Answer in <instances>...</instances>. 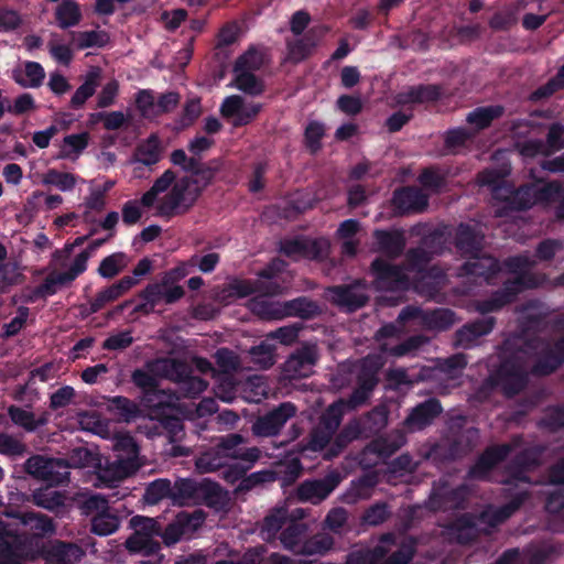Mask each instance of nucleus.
<instances>
[{"instance_id":"a19ab883","label":"nucleus","mask_w":564,"mask_h":564,"mask_svg":"<svg viewBox=\"0 0 564 564\" xmlns=\"http://www.w3.org/2000/svg\"><path fill=\"white\" fill-rule=\"evenodd\" d=\"M506 203L507 207L514 212H523L530 209L536 204L534 184L529 183L521 185L519 188L510 193V195L506 198Z\"/></svg>"},{"instance_id":"58836bf2","label":"nucleus","mask_w":564,"mask_h":564,"mask_svg":"<svg viewBox=\"0 0 564 564\" xmlns=\"http://www.w3.org/2000/svg\"><path fill=\"white\" fill-rule=\"evenodd\" d=\"M318 40L313 31H308L301 39L286 41L288 57L293 63H300L307 58L317 46Z\"/></svg>"},{"instance_id":"c9c22d12","label":"nucleus","mask_w":564,"mask_h":564,"mask_svg":"<svg viewBox=\"0 0 564 564\" xmlns=\"http://www.w3.org/2000/svg\"><path fill=\"white\" fill-rule=\"evenodd\" d=\"M284 317L295 316L302 319H312L322 313V308L316 301L306 296L283 302Z\"/></svg>"},{"instance_id":"393cba45","label":"nucleus","mask_w":564,"mask_h":564,"mask_svg":"<svg viewBox=\"0 0 564 564\" xmlns=\"http://www.w3.org/2000/svg\"><path fill=\"white\" fill-rule=\"evenodd\" d=\"M484 238L482 232L475 226L462 223L456 229L454 243L462 256L469 258L481 253Z\"/></svg>"},{"instance_id":"0e129e2a","label":"nucleus","mask_w":564,"mask_h":564,"mask_svg":"<svg viewBox=\"0 0 564 564\" xmlns=\"http://www.w3.org/2000/svg\"><path fill=\"white\" fill-rule=\"evenodd\" d=\"M137 160L144 165H153L160 160V147L155 135H151L144 144L137 148Z\"/></svg>"},{"instance_id":"2f4dec72","label":"nucleus","mask_w":564,"mask_h":564,"mask_svg":"<svg viewBox=\"0 0 564 564\" xmlns=\"http://www.w3.org/2000/svg\"><path fill=\"white\" fill-rule=\"evenodd\" d=\"M166 196L183 206L182 212L186 213L200 197V189L193 186V177L184 176L174 182Z\"/></svg>"},{"instance_id":"13d9d810","label":"nucleus","mask_w":564,"mask_h":564,"mask_svg":"<svg viewBox=\"0 0 564 564\" xmlns=\"http://www.w3.org/2000/svg\"><path fill=\"white\" fill-rule=\"evenodd\" d=\"M325 135V127L319 121H310L304 131V144L312 154L322 149V139Z\"/></svg>"},{"instance_id":"9d476101","label":"nucleus","mask_w":564,"mask_h":564,"mask_svg":"<svg viewBox=\"0 0 564 564\" xmlns=\"http://www.w3.org/2000/svg\"><path fill=\"white\" fill-rule=\"evenodd\" d=\"M295 414L296 406L292 402H282L273 410L257 417L252 424V433L260 437L276 436Z\"/></svg>"},{"instance_id":"5701e85b","label":"nucleus","mask_w":564,"mask_h":564,"mask_svg":"<svg viewBox=\"0 0 564 564\" xmlns=\"http://www.w3.org/2000/svg\"><path fill=\"white\" fill-rule=\"evenodd\" d=\"M148 415L156 420L169 432L171 436H177L183 431V422L177 415L175 402L169 399L158 400L151 404Z\"/></svg>"},{"instance_id":"a18cd8bd","label":"nucleus","mask_w":564,"mask_h":564,"mask_svg":"<svg viewBox=\"0 0 564 564\" xmlns=\"http://www.w3.org/2000/svg\"><path fill=\"white\" fill-rule=\"evenodd\" d=\"M173 486L169 479L159 478L151 481L144 490L143 500L148 505H156L165 498L172 499Z\"/></svg>"},{"instance_id":"8fccbe9b","label":"nucleus","mask_w":564,"mask_h":564,"mask_svg":"<svg viewBox=\"0 0 564 564\" xmlns=\"http://www.w3.org/2000/svg\"><path fill=\"white\" fill-rule=\"evenodd\" d=\"M199 481L189 478H182L175 481L173 485L172 499L175 501L184 502H197Z\"/></svg>"},{"instance_id":"bb28decb","label":"nucleus","mask_w":564,"mask_h":564,"mask_svg":"<svg viewBox=\"0 0 564 564\" xmlns=\"http://www.w3.org/2000/svg\"><path fill=\"white\" fill-rule=\"evenodd\" d=\"M137 283L138 281L134 278L126 275L111 285L100 290L89 302V313H96L104 308L107 304L117 301Z\"/></svg>"},{"instance_id":"774afa93","label":"nucleus","mask_w":564,"mask_h":564,"mask_svg":"<svg viewBox=\"0 0 564 564\" xmlns=\"http://www.w3.org/2000/svg\"><path fill=\"white\" fill-rule=\"evenodd\" d=\"M200 113L202 105L199 98H192L186 100L177 120L178 129L183 130L194 124V122L199 118Z\"/></svg>"},{"instance_id":"f257e3e1","label":"nucleus","mask_w":564,"mask_h":564,"mask_svg":"<svg viewBox=\"0 0 564 564\" xmlns=\"http://www.w3.org/2000/svg\"><path fill=\"white\" fill-rule=\"evenodd\" d=\"M113 449L118 453L117 459L98 474V479L109 488H117L124 478L139 470V446L129 434H120L115 440Z\"/></svg>"},{"instance_id":"37998d69","label":"nucleus","mask_w":564,"mask_h":564,"mask_svg":"<svg viewBox=\"0 0 564 564\" xmlns=\"http://www.w3.org/2000/svg\"><path fill=\"white\" fill-rule=\"evenodd\" d=\"M223 501L224 491L218 482L206 478L199 481L196 503H202L209 508H217L223 505Z\"/></svg>"},{"instance_id":"bf43d9fd","label":"nucleus","mask_w":564,"mask_h":564,"mask_svg":"<svg viewBox=\"0 0 564 564\" xmlns=\"http://www.w3.org/2000/svg\"><path fill=\"white\" fill-rule=\"evenodd\" d=\"M8 415L11 421L22 426L28 432L35 431L40 425L44 424V421H36L35 415L32 412L23 410L17 405H10L8 408Z\"/></svg>"},{"instance_id":"09e8293b","label":"nucleus","mask_w":564,"mask_h":564,"mask_svg":"<svg viewBox=\"0 0 564 564\" xmlns=\"http://www.w3.org/2000/svg\"><path fill=\"white\" fill-rule=\"evenodd\" d=\"M360 430L358 425L348 424L344 426L338 434L335 435L327 456H338L354 440L358 438Z\"/></svg>"},{"instance_id":"864d4df0","label":"nucleus","mask_w":564,"mask_h":564,"mask_svg":"<svg viewBox=\"0 0 564 564\" xmlns=\"http://www.w3.org/2000/svg\"><path fill=\"white\" fill-rule=\"evenodd\" d=\"M263 54L254 47H249L235 62L232 72H257L263 66Z\"/></svg>"},{"instance_id":"de8ad7c7","label":"nucleus","mask_w":564,"mask_h":564,"mask_svg":"<svg viewBox=\"0 0 564 564\" xmlns=\"http://www.w3.org/2000/svg\"><path fill=\"white\" fill-rule=\"evenodd\" d=\"M288 522V511L285 509H276L274 512L268 514L263 519L261 527V536L265 540H271L283 530Z\"/></svg>"},{"instance_id":"b1692460","label":"nucleus","mask_w":564,"mask_h":564,"mask_svg":"<svg viewBox=\"0 0 564 564\" xmlns=\"http://www.w3.org/2000/svg\"><path fill=\"white\" fill-rule=\"evenodd\" d=\"M496 322V317L485 316L466 323L455 333V345L463 348L471 347L478 338L492 332Z\"/></svg>"},{"instance_id":"0eeeda50","label":"nucleus","mask_w":564,"mask_h":564,"mask_svg":"<svg viewBox=\"0 0 564 564\" xmlns=\"http://www.w3.org/2000/svg\"><path fill=\"white\" fill-rule=\"evenodd\" d=\"M319 360V351L316 344L303 343L283 364V372L289 379L307 378L314 372V367Z\"/></svg>"},{"instance_id":"cd10ccee","label":"nucleus","mask_w":564,"mask_h":564,"mask_svg":"<svg viewBox=\"0 0 564 564\" xmlns=\"http://www.w3.org/2000/svg\"><path fill=\"white\" fill-rule=\"evenodd\" d=\"M373 239L377 251L391 259L400 257L405 248V237L400 230L376 229Z\"/></svg>"},{"instance_id":"603ef678","label":"nucleus","mask_w":564,"mask_h":564,"mask_svg":"<svg viewBox=\"0 0 564 564\" xmlns=\"http://www.w3.org/2000/svg\"><path fill=\"white\" fill-rule=\"evenodd\" d=\"M389 419V411L384 405L375 406L361 420L362 427L369 433L377 434L382 431Z\"/></svg>"},{"instance_id":"39448f33","label":"nucleus","mask_w":564,"mask_h":564,"mask_svg":"<svg viewBox=\"0 0 564 564\" xmlns=\"http://www.w3.org/2000/svg\"><path fill=\"white\" fill-rule=\"evenodd\" d=\"M206 519V513L196 509L193 512L182 511L165 528L160 525V535L166 546H172L182 539H189L198 529L202 528Z\"/></svg>"},{"instance_id":"79ce46f5","label":"nucleus","mask_w":564,"mask_h":564,"mask_svg":"<svg viewBox=\"0 0 564 564\" xmlns=\"http://www.w3.org/2000/svg\"><path fill=\"white\" fill-rule=\"evenodd\" d=\"M110 41V36L102 30L73 32V46L77 50L101 48Z\"/></svg>"},{"instance_id":"e433bc0d","label":"nucleus","mask_w":564,"mask_h":564,"mask_svg":"<svg viewBox=\"0 0 564 564\" xmlns=\"http://www.w3.org/2000/svg\"><path fill=\"white\" fill-rule=\"evenodd\" d=\"M107 409L122 422H132L142 415L140 405L122 395L111 397L108 399Z\"/></svg>"},{"instance_id":"680f3d73","label":"nucleus","mask_w":564,"mask_h":564,"mask_svg":"<svg viewBox=\"0 0 564 564\" xmlns=\"http://www.w3.org/2000/svg\"><path fill=\"white\" fill-rule=\"evenodd\" d=\"M475 138V132L464 127L448 129L444 134V147L448 151L464 147L468 141Z\"/></svg>"},{"instance_id":"473e14b6","label":"nucleus","mask_w":564,"mask_h":564,"mask_svg":"<svg viewBox=\"0 0 564 564\" xmlns=\"http://www.w3.org/2000/svg\"><path fill=\"white\" fill-rule=\"evenodd\" d=\"M448 533L463 545L470 544L478 538L475 518L470 513L457 517L447 525Z\"/></svg>"},{"instance_id":"052dcab7","label":"nucleus","mask_w":564,"mask_h":564,"mask_svg":"<svg viewBox=\"0 0 564 564\" xmlns=\"http://www.w3.org/2000/svg\"><path fill=\"white\" fill-rule=\"evenodd\" d=\"M160 525L161 523L158 520L140 514L133 516L129 520V527L133 530V533L145 534L155 539L160 535Z\"/></svg>"},{"instance_id":"6ab92c4d","label":"nucleus","mask_w":564,"mask_h":564,"mask_svg":"<svg viewBox=\"0 0 564 564\" xmlns=\"http://www.w3.org/2000/svg\"><path fill=\"white\" fill-rule=\"evenodd\" d=\"M500 270V262L497 258L477 253V256L469 257V260L459 267V275L479 278L490 284Z\"/></svg>"},{"instance_id":"a211bd4d","label":"nucleus","mask_w":564,"mask_h":564,"mask_svg":"<svg viewBox=\"0 0 564 564\" xmlns=\"http://www.w3.org/2000/svg\"><path fill=\"white\" fill-rule=\"evenodd\" d=\"M564 364V336L552 345L546 344L540 351L530 373L535 377H546L555 372Z\"/></svg>"},{"instance_id":"2eb2a0df","label":"nucleus","mask_w":564,"mask_h":564,"mask_svg":"<svg viewBox=\"0 0 564 564\" xmlns=\"http://www.w3.org/2000/svg\"><path fill=\"white\" fill-rule=\"evenodd\" d=\"M340 481L341 476L337 471H330L321 479L305 480L297 488V497L302 501L319 503L338 487Z\"/></svg>"},{"instance_id":"5fc2aeb1","label":"nucleus","mask_w":564,"mask_h":564,"mask_svg":"<svg viewBox=\"0 0 564 564\" xmlns=\"http://www.w3.org/2000/svg\"><path fill=\"white\" fill-rule=\"evenodd\" d=\"M24 470L39 480H51L53 475L50 460L40 455L28 458L24 463Z\"/></svg>"},{"instance_id":"423d86ee","label":"nucleus","mask_w":564,"mask_h":564,"mask_svg":"<svg viewBox=\"0 0 564 564\" xmlns=\"http://www.w3.org/2000/svg\"><path fill=\"white\" fill-rule=\"evenodd\" d=\"M370 270L378 291L401 292L410 288V279L403 269L382 258H376Z\"/></svg>"},{"instance_id":"dca6fc26","label":"nucleus","mask_w":564,"mask_h":564,"mask_svg":"<svg viewBox=\"0 0 564 564\" xmlns=\"http://www.w3.org/2000/svg\"><path fill=\"white\" fill-rule=\"evenodd\" d=\"M512 451L510 444L488 446L476 459L468 470V477L484 480L489 477L490 471L500 463L507 459Z\"/></svg>"},{"instance_id":"f704fd0d","label":"nucleus","mask_w":564,"mask_h":564,"mask_svg":"<svg viewBox=\"0 0 564 564\" xmlns=\"http://www.w3.org/2000/svg\"><path fill=\"white\" fill-rule=\"evenodd\" d=\"M248 307L261 319L273 321L284 318L283 302L273 301L263 296H253L249 300Z\"/></svg>"},{"instance_id":"aec40b11","label":"nucleus","mask_w":564,"mask_h":564,"mask_svg":"<svg viewBox=\"0 0 564 564\" xmlns=\"http://www.w3.org/2000/svg\"><path fill=\"white\" fill-rule=\"evenodd\" d=\"M443 96V88L437 84H419L409 86L406 89L398 93L394 97L397 105L405 107L436 102Z\"/></svg>"},{"instance_id":"338daca9","label":"nucleus","mask_w":564,"mask_h":564,"mask_svg":"<svg viewBox=\"0 0 564 564\" xmlns=\"http://www.w3.org/2000/svg\"><path fill=\"white\" fill-rule=\"evenodd\" d=\"M100 466L101 459L98 453L84 446L73 447V468H99Z\"/></svg>"},{"instance_id":"7ed1b4c3","label":"nucleus","mask_w":564,"mask_h":564,"mask_svg":"<svg viewBox=\"0 0 564 564\" xmlns=\"http://www.w3.org/2000/svg\"><path fill=\"white\" fill-rule=\"evenodd\" d=\"M488 386L499 389L506 398H513L522 392L529 383V373L517 359L508 358L489 375Z\"/></svg>"},{"instance_id":"ddd939ff","label":"nucleus","mask_w":564,"mask_h":564,"mask_svg":"<svg viewBox=\"0 0 564 564\" xmlns=\"http://www.w3.org/2000/svg\"><path fill=\"white\" fill-rule=\"evenodd\" d=\"M524 279L531 282V276H522L519 279H509L503 282L502 286L495 291L490 297L479 301L476 305L477 312L482 315L488 313L498 312L508 304L516 301L517 296L521 293V286L524 284Z\"/></svg>"},{"instance_id":"4be33fe9","label":"nucleus","mask_w":564,"mask_h":564,"mask_svg":"<svg viewBox=\"0 0 564 564\" xmlns=\"http://www.w3.org/2000/svg\"><path fill=\"white\" fill-rule=\"evenodd\" d=\"M442 411L440 400L430 398L411 410L404 420V426L410 431L423 430L431 425Z\"/></svg>"},{"instance_id":"4d7b16f0","label":"nucleus","mask_w":564,"mask_h":564,"mask_svg":"<svg viewBox=\"0 0 564 564\" xmlns=\"http://www.w3.org/2000/svg\"><path fill=\"white\" fill-rule=\"evenodd\" d=\"M306 531V525L297 522L290 521L288 525L281 531L280 541L288 550H295L301 543V539Z\"/></svg>"},{"instance_id":"1a4fd4ad","label":"nucleus","mask_w":564,"mask_h":564,"mask_svg":"<svg viewBox=\"0 0 564 564\" xmlns=\"http://www.w3.org/2000/svg\"><path fill=\"white\" fill-rule=\"evenodd\" d=\"M70 256V240L67 239L62 250H56L52 257V265H63L62 272L53 270L44 281L33 290V296L46 297L57 292L58 288L70 281V267H67V259Z\"/></svg>"},{"instance_id":"49530a36","label":"nucleus","mask_w":564,"mask_h":564,"mask_svg":"<svg viewBox=\"0 0 564 564\" xmlns=\"http://www.w3.org/2000/svg\"><path fill=\"white\" fill-rule=\"evenodd\" d=\"M128 265L127 254L123 252H115L104 258L97 269L100 276L112 279L122 272Z\"/></svg>"},{"instance_id":"f03ea898","label":"nucleus","mask_w":564,"mask_h":564,"mask_svg":"<svg viewBox=\"0 0 564 564\" xmlns=\"http://www.w3.org/2000/svg\"><path fill=\"white\" fill-rule=\"evenodd\" d=\"M82 513L90 517V531L99 536L117 532L122 522L118 509L109 506V500L101 495H91L80 503Z\"/></svg>"},{"instance_id":"a878e982","label":"nucleus","mask_w":564,"mask_h":564,"mask_svg":"<svg viewBox=\"0 0 564 564\" xmlns=\"http://www.w3.org/2000/svg\"><path fill=\"white\" fill-rule=\"evenodd\" d=\"M329 293L335 304L350 312L364 307L369 300L368 295L359 290L358 281L351 284L334 285L329 288Z\"/></svg>"},{"instance_id":"7c9ffc66","label":"nucleus","mask_w":564,"mask_h":564,"mask_svg":"<svg viewBox=\"0 0 564 564\" xmlns=\"http://www.w3.org/2000/svg\"><path fill=\"white\" fill-rule=\"evenodd\" d=\"M6 514L20 520L23 525L36 532L34 538L40 539L41 535L55 531L53 520L46 514L35 511H8Z\"/></svg>"},{"instance_id":"c03bdc74","label":"nucleus","mask_w":564,"mask_h":564,"mask_svg":"<svg viewBox=\"0 0 564 564\" xmlns=\"http://www.w3.org/2000/svg\"><path fill=\"white\" fill-rule=\"evenodd\" d=\"M235 87L250 96H260L264 93V83L251 72H234Z\"/></svg>"},{"instance_id":"72a5a7b5","label":"nucleus","mask_w":564,"mask_h":564,"mask_svg":"<svg viewBox=\"0 0 564 564\" xmlns=\"http://www.w3.org/2000/svg\"><path fill=\"white\" fill-rule=\"evenodd\" d=\"M503 113L505 107L501 105L477 107L467 115L466 122L474 128L471 132H475L476 135L479 131L489 128L492 121Z\"/></svg>"},{"instance_id":"6e6d98bb","label":"nucleus","mask_w":564,"mask_h":564,"mask_svg":"<svg viewBox=\"0 0 564 564\" xmlns=\"http://www.w3.org/2000/svg\"><path fill=\"white\" fill-rule=\"evenodd\" d=\"M227 458L223 456V454L214 447L210 451H207L200 454L196 459V468L200 473H213L219 470L226 465Z\"/></svg>"},{"instance_id":"ea45409f","label":"nucleus","mask_w":564,"mask_h":564,"mask_svg":"<svg viewBox=\"0 0 564 564\" xmlns=\"http://www.w3.org/2000/svg\"><path fill=\"white\" fill-rule=\"evenodd\" d=\"M101 79V68L98 66H91L85 75L84 83L73 94V107L82 106L90 98Z\"/></svg>"},{"instance_id":"4468645a","label":"nucleus","mask_w":564,"mask_h":564,"mask_svg":"<svg viewBox=\"0 0 564 564\" xmlns=\"http://www.w3.org/2000/svg\"><path fill=\"white\" fill-rule=\"evenodd\" d=\"M391 204L395 215L404 216L425 210L429 198L419 187L402 186L393 192Z\"/></svg>"},{"instance_id":"4c0bfd02","label":"nucleus","mask_w":564,"mask_h":564,"mask_svg":"<svg viewBox=\"0 0 564 564\" xmlns=\"http://www.w3.org/2000/svg\"><path fill=\"white\" fill-rule=\"evenodd\" d=\"M123 545L130 554L142 556L158 555L162 549L158 539L133 532L127 538Z\"/></svg>"},{"instance_id":"20e7f679","label":"nucleus","mask_w":564,"mask_h":564,"mask_svg":"<svg viewBox=\"0 0 564 564\" xmlns=\"http://www.w3.org/2000/svg\"><path fill=\"white\" fill-rule=\"evenodd\" d=\"M163 370L165 377L177 384L178 391L184 398L196 399L208 387L205 379L193 375L192 367L184 360L166 359Z\"/></svg>"},{"instance_id":"6e6552de","label":"nucleus","mask_w":564,"mask_h":564,"mask_svg":"<svg viewBox=\"0 0 564 564\" xmlns=\"http://www.w3.org/2000/svg\"><path fill=\"white\" fill-rule=\"evenodd\" d=\"M328 248L329 245L325 239H311L300 236L281 240L279 250L293 260H322L327 256Z\"/></svg>"},{"instance_id":"c85d7f7f","label":"nucleus","mask_w":564,"mask_h":564,"mask_svg":"<svg viewBox=\"0 0 564 564\" xmlns=\"http://www.w3.org/2000/svg\"><path fill=\"white\" fill-rule=\"evenodd\" d=\"M503 264L510 273L516 274V276L513 279H519L524 275L532 278L531 282H528L527 279H524L523 282L525 285L521 286V292H523L524 290L535 289L540 285V283H541L540 278L536 274L530 272V269L535 265V261L532 260L529 256L518 254V256L508 257L505 260Z\"/></svg>"},{"instance_id":"69168bd1","label":"nucleus","mask_w":564,"mask_h":564,"mask_svg":"<svg viewBox=\"0 0 564 564\" xmlns=\"http://www.w3.org/2000/svg\"><path fill=\"white\" fill-rule=\"evenodd\" d=\"M432 260V252L425 248H411L405 253V262L411 271L423 272Z\"/></svg>"},{"instance_id":"c756f323","label":"nucleus","mask_w":564,"mask_h":564,"mask_svg":"<svg viewBox=\"0 0 564 564\" xmlns=\"http://www.w3.org/2000/svg\"><path fill=\"white\" fill-rule=\"evenodd\" d=\"M132 382L143 391V404L151 409V404L156 403L158 400L169 399L164 392L158 389V380L154 376L142 369H135L131 376Z\"/></svg>"},{"instance_id":"f3484780","label":"nucleus","mask_w":564,"mask_h":564,"mask_svg":"<svg viewBox=\"0 0 564 564\" xmlns=\"http://www.w3.org/2000/svg\"><path fill=\"white\" fill-rule=\"evenodd\" d=\"M29 561L43 558L46 564H66L70 552V543L59 540L44 542L37 538H31Z\"/></svg>"},{"instance_id":"3c124183","label":"nucleus","mask_w":564,"mask_h":564,"mask_svg":"<svg viewBox=\"0 0 564 564\" xmlns=\"http://www.w3.org/2000/svg\"><path fill=\"white\" fill-rule=\"evenodd\" d=\"M28 500L47 510H54L64 505V496L52 489V487L34 490L31 495V499Z\"/></svg>"},{"instance_id":"412c9836","label":"nucleus","mask_w":564,"mask_h":564,"mask_svg":"<svg viewBox=\"0 0 564 564\" xmlns=\"http://www.w3.org/2000/svg\"><path fill=\"white\" fill-rule=\"evenodd\" d=\"M467 497L468 488L466 485L454 488L442 486L433 491L430 501L434 510H458L465 508Z\"/></svg>"},{"instance_id":"9b49d317","label":"nucleus","mask_w":564,"mask_h":564,"mask_svg":"<svg viewBox=\"0 0 564 564\" xmlns=\"http://www.w3.org/2000/svg\"><path fill=\"white\" fill-rule=\"evenodd\" d=\"M505 497L510 500L499 507H488L480 512L478 520L480 523L486 524L490 528H497L498 525L510 519L529 499L530 494L527 490L512 492L511 488L505 489Z\"/></svg>"},{"instance_id":"f8f14e48","label":"nucleus","mask_w":564,"mask_h":564,"mask_svg":"<svg viewBox=\"0 0 564 564\" xmlns=\"http://www.w3.org/2000/svg\"><path fill=\"white\" fill-rule=\"evenodd\" d=\"M32 539L13 531L10 525L0 519V560L21 562L29 561Z\"/></svg>"},{"instance_id":"e2e57ef3","label":"nucleus","mask_w":564,"mask_h":564,"mask_svg":"<svg viewBox=\"0 0 564 564\" xmlns=\"http://www.w3.org/2000/svg\"><path fill=\"white\" fill-rule=\"evenodd\" d=\"M334 546V539L328 534H317L307 540L301 547L304 555H324Z\"/></svg>"}]
</instances>
